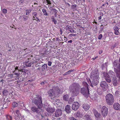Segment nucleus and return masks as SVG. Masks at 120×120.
Returning <instances> with one entry per match:
<instances>
[{"label": "nucleus", "instance_id": "7c9ffc66", "mask_svg": "<svg viewBox=\"0 0 120 120\" xmlns=\"http://www.w3.org/2000/svg\"><path fill=\"white\" fill-rule=\"evenodd\" d=\"M53 10V12L55 13L54 16L55 17H56L57 16V13L58 12V11L55 9H54L53 10Z\"/></svg>", "mask_w": 120, "mask_h": 120}, {"label": "nucleus", "instance_id": "79ce46f5", "mask_svg": "<svg viewBox=\"0 0 120 120\" xmlns=\"http://www.w3.org/2000/svg\"><path fill=\"white\" fill-rule=\"evenodd\" d=\"M77 5H71V8L72 9H75L77 6Z\"/></svg>", "mask_w": 120, "mask_h": 120}, {"label": "nucleus", "instance_id": "393cba45", "mask_svg": "<svg viewBox=\"0 0 120 120\" xmlns=\"http://www.w3.org/2000/svg\"><path fill=\"white\" fill-rule=\"evenodd\" d=\"M84 117L85 120H91V117L89 115L86 114L84 116Z\"/></svg>", "mask_w": 120, "mask_h": 120}, {"label": "nucleus", "instance_id": "8fccbe9b", "mask_svg": "<svg viewBox=\"0 0 120 120\" xmlns=\"http://www.w3.org/2000/svg\"><path fill=\"white\" fill-rule=\"evenodd\" d=\"M47 82L46 81H44L43 82H41V84L42 85H44Z\"/></svg>", "mask_w": 120, "mask_h": 120}, {"label": "nucleus", "instance_id": "680f3d73", "mask_svg": "<svg viewBox=\"0 0 120 120\" xmlns=\"http://www.w3.org/2000/svg\"><path fill=\"white\" fill-rule=\"evenodd\" d=\"M46 1L48 3V4H51V1L49 0H46Z\"/></svg>", "mask_w": 120, "mask_h": 120}, {"label": "nucleus", "instance_id": "39448f33", "mask_svg": "<svg viewBox=\"0 0 120 120\" xmlns=\"http://www.w3.org/2000/svg\"><path fill=\"white\" fill-rule=\"evenodd\" d=\"M115 62L114 60L113 62V66L115 67L116 68H114V72L116 74L117 77H118L119 79V81H120V63L117 62V65H115L114 62Z\"/></svg>", "mask_w": 120, "mask_h": 120}, {"label": "nucleus", "instance_id": "412c9836", "mask_svg": "<svg viewBox=\"0 0 120 120\" xmlns=\"http://www.w3.org/2000/svg\"><path fill=\"white\" fill-rule=\"evenodd\" d=\"M93 111L95 117H98L101 116V114L99 113L95 109H93Z\"/></svg>", "mask_w": 120, "mask_h": 120}, {"label": "nucleus", "instance_id": "7ed1b4c3", "mask_svg": "<svg viewBox=\"0 0 120 120\" xmlns=\"http://www.w3.org/2000/svg\"><path fill=\"white\" fill-rule=\"evenodd\" d=\"M32 102L38 107L41 108L43 105L41 96L39 95H36L34 99L32 101Z\"/></svg>", "mask_w": 120, "mask_h": 120}, {"label": "nucleus", "instance_id": "b1692460", "mask_svg": "<svg viewBox=\"0 0 120 120\" xmlns=\"http://www.w3.org/2000/svg\"><path fill=\"white\" fill-rule=\"evenodd\" d=\"M83 107L84 109L86 111L88 110L90 108V105L86 104H83Z\"/></svg>", "mask_w": 120, "mask_h": 120}, {"label": "nucleus", "instance_id": "37998d69", "mask_svg": "<svg viewBox=\"0 0 120 120\" xmlns=\"http://www.w3.org/2000/svg\"><path fill=\"white\" fill-rule=\"evenodd\" d=\"M69 120H78L73 117H71L69 118Z\"/></svg>", "mask_w": 120, "mask_h": 120}, {"label": "nucleus", "instance_id": "0e129e2a", "mask_svg": "<svg viewBox=\"0 0 120 120\" xmlns=\"http://www.w3.org/2000/svg\"><path fill=\"white\" fill-rule=\"evenodd\" d=\"M16 113L18 115H19L20 114V113H19V110H16Z\"/></svg>", "mask_w": 120, "mask_h": 120}, {"label": "nucleus", "instance_id": "6e6d98bb", "mask_svg": "<svg viewBox=\"0 0 120 120\" xmlns=\"http://www.w3.org/2000/svg\"><path fill=\"white\" fill-rule=\"evenodd\" d=\"M25 76L22 74V75L21 76H20V77L21 78H22L23 79H24V80H26V77H25Z\"/></svg>", "mask_w": 120, "mask_h": 120}, {"label": "nucleus", "instance_id": "13d9d810", "mask_svg": "<svg viewBox=\"0 0 120 120\" xmlns=\"http://www.w3.org/2000/svg\"><path fill=\"white\" fill-rule=\"evenodd\" d=\"M102 37V34H100L99 36L98 39H101Z\"/></svg>", "mask_w": 120, "mask_h": 120}, {"label": "nucleus", "instance_id": "5701e85b", "mask_svg": "<svg viewBox=\"0 0 120 120\" xmlns=\"http://www.w3.org/2000/svg\"><path fill=\"white\" fill-rule=\"evenodd\" d=\"M21 72L23 73V75L25 76H27L28 75V70L26 69H22L21 70Z\"/></svg>", "mask_w": 120, "mask_h": 120}, {"label": "nucleus", "instance_id": "bf43d9fd", "mask_svg": "<svg viewBox=\"0 0 120 120\" xmlns=\"http://www.w3.org/2000/svg\"><path fill=\"white\" fill-rule=\"evenodd\" d=\"M40 63H37L36 65H35V66L36 67H38L39 66H41L40 65Z\"/></svg>", "mask_w": 120, "mask_h": 120}, {"label": "nucleus", "instance_id": "69168bd1", "mask_svg": "<svg viewBox=\"0 0 120 120\" xmlns=\"http://www.w3.org/2000/svg\"><path fill=\"white\" fill-rule=\"evenodd\" d=\"M52 64V62L50 61H48V65L49 66H51Z\"/></svg>", "mask_w": 120, "mask_h": 120}, {"label": "nucleus", "instance_id": "20e7f679", "mask_svg": "<svg viewBox=\"0 0 120 120\" xmlns=\"http://www.w3.org/2000/svg\"><path fill=\"white\" fill-rule=\"evenodd\" d=\"M105 98L106 103L108 105H111L113 104L114 102V98L112 94L109 93L107 94Z\"/></svg>", "mask_w": 120, "mask_h": 120}, {"label": "nucleus", "instance_id": "de8ad7c7", "mask_svg": "<svg viewBox=\"0 0 120 120\" xmlns=\"http://www.w3.org/2000/svg\"><path fill=\"white\" fill-rule=\"evenodd\" d=\"M14 74L17 77H19L20 75V73H14Z\"/></svg>", "mask_w": 120, "mask_h": 120}, {"label": "nucleus", "instance_id": "aec40b11", "mask_svg": "<svg viewBox=\"0 0 120 120\" xmlns=\"http://www.w3.org/2000/svg\"><path fill=\"white\" fill-rule=\"evenodd\" d=\"M66 29L70 31V32L73 33L74 32V31L70 26L67 25L66 27Z\"/></svg>", "mask_w": 120, "mask_h": 120}, {"label": "nucleus", "instance_id": "e433bc0d", "mask_svg": "<svg viewBox=\"0 0 120 120\" xmlns=\"http://www.w3.org/2000/svg\"><path fill=\"white\" fill-rule=\"evenodd\" d=\"M73 71V70H71L68 71L66 72L63 75H66L68 74H69L71 72H72Z\"/></svg>", "mask_w": 120, "mask_h": 120}, {"label": "nucleus", "instance_id": "c03bdc74", "mask_svg": "<svg viewBox=\"0 0 120 120\" xmlns=\"http://www.w3.org/2000/svg\"><path fill=\"white\" fill-rule=\"evenodd\" d=\"M2 11L4 14L6 13L7 12V10L6 9H4L2 10Z\"/></svg>", "mask_w": 120, "mask_h": 120}, {"label": "nucleus", "instance_id": "dca6fc26", "mask_svg": "<svg viewBox=\"0 0 120 120\" xmlns=\"http://www.w3.org/2000/svg\"><path fill=\"white\" fill-rule=\"evenodd\" d=\"M113 107L115 109L120 110V105L118 103H115L113 105Z\"/></svg>", "mask_w": 120, "mask_h": 120}, {"label": "nucleus", "instance_id": "58836bf2", "mask_svg": "<svg viewBox=\"0 0 120 120\" xmlns=\"http://www.w3.org/2000/svg\"><path fill=\"white\" fill-rule=\"evenodd\" d=\"M12 105L14 107H15L18 105V103L16 102H13L12 103Z\"/></svg>", "mask_w": 120, "mask_h": 120}, {"label": "nucleus", "instance_id": "cd10ccee", "mask_svg": "<svg viewBox=\"0 0 120 120\" xmlns=\"http://www.w3.org/2000/svg\"><path fill=\"white\" fill-rule=\"evenodd\" d=\"M5 116L6 117V120H12V117L11 116L9 115H7Z\"/></svg>", "mask_w": 120, "mask_h": 120}, {"label": "nucleus", "instance_id": "473e14b6", "mask_svg": "<svg viewBox=\"0 0 120 120\" xmlns=\"http://www.w3.org/2000/svg\"><path fill=\"white\" fill-rule=\"evenodd\" d=\"M110 75H111V76H112L113 75H115V73L112 70H110L109 72Z\"/></svg>", "mask_w": 120, "mask_h": 120}, {"label": "nucleus", "instance_id": "9b49d317", "mask_svg": "<svg viewBox=\"0 0 120 120\" xmlns=\"http://www.w3.org/2000/svg\"><path fill=\"white\" fill-rule=\"evenodd\" d=\"M111 77L112 81V83L113 86H117L118 84L117 78L115 75H113Z\"/></svg>", "mask_w": 120, "mask_h": 120}, {"label": "nucleus", "instance_id": "338daca9", "mask_svg": "<svg viewBox=\"0 0 120 120\" xmlns=\"http://www.w3.org/2000/svg\"><path fill=\"white\" fill-rule=\"evenodd\" d=\"M96 117V118L95 119L97 120H99L100 118V116H99L98 117Z\"/></svg>", "mask_w": 120, "mask_h": 120}, {"label": "nucleus", "instance_id": "f8f14e48", "mask_svg": "<svg viewBox=\"0 0 120 120\" xmlns=\"http://www.w3.org/2000/svg\"><path fill=\"white\" fill-rule=\"evenodd\" d=\"M79 106L80 105L78 102H74L72 106V109L73 110L76 111L79 109Z\"/></svg>", "mask_w": 120, "mask_h": 120}, {"label": "nucleus", "instance_id": "f704fd0d", "mask_svg": "<svg viewBox=\"0 0 120 120\" xmlns=\"http://www.w3.org/2000/svg\"><path fill=\"white\" fill-rule=\"evenodd\" d=\"M22 17L23 18V20L24 21L28 19V16H27L26 15H22Z\"/></svg>", "mask_w": 120, "mask_h": 120}, {"label": "nucleus", "instance_id": "c756f323", "mask_svg": "<svg viewBox=\"0 0 120 120\" xmlns=\"http://www.w3.org/2000/svg\"><path fill=\"white\" fill-rule=\"evenodd\" d=\"M51 19H52V22L54 23V24H56L57 23V21L55 19L54 16H52Z\"/></svg>", "mask_w": 120, "mask_h": 120}, {"label": "nucleus", "instance_id": "c85d7f7f", "mask_svg": "<svg viewBox=\"0 0 120 120\" xmlns=\"http://www.w3.org/2000/svg\"><path fill=\"white\" fill-rule=\"evenodd\" d=\"M115 95L116 97H120V92L117 90L115 93Z\"/></svg>", "mask_w": 120, "mask_h": 120}, {"label": "nucleus", "instance_id": "09e8293b", "mask_svg": "<svg viewBox=\"0 0 120 120\" xmlns=\"http://www.w3.org/2000/svg\"><path fill=\"white\" fill-rule=\"evenodd\" d=\"M29 60L30 59L29 58H28L27 60H26L24 63V64H26L28 62H29L30 61H29Z\"/></svg>", "mask_w": 120, "mask_h": 120}, {"label": "nucleus", "instance_id": "774afa93", "mask_svg": "<svg viewBox=\"0 0 120 120\" xmlns=\"http://www.w3.org/2000/svg\"><path fill=\"white\" fill-rule=\"evenodd\" d=\"M117 45V44L116 43L114 45H112V46L113 47H114V48H115L116 46Z\"/></svg>", "mask_w": 120, "mask_h": 120}, {"label": "nucleus", "instance_id": "f257e3e1", "mask_svg": "<svg viewBox=\"0 0 120 120\" xmlns=\"http://www.w3.org/2000/svg\"><path fill=\"white\" fill-rule=\"evenodd\" d=\"M80 85L77 83H73L70 86L69 89L73 96H77L79 93V90Z\"/></svg>", "mask_w": 120, "mask_h": 120}, {"label": "nucleus", "instance_id": "052dcab7", "mask_svg": "<svg viewBox=\"0 0 120 120\" xmlns=\"http://www.w3.org/2000/svg\"><path fill=\"white\" fill-rule=\"evenodd\" d=\"M30 62L31 63V65L32 64H34L36 63L37 62L36 61H30Z\"/></svg>", "mask_w": 120, "mask_h": 120}, {"label": "nucleus", "instance_id": "bb28decb", "mask_svg": "<svg viewBox=\"0 0 120 120\" xmlns=\"http://www.w3.org/2000/svg\"><path fill=\"white\" fill-rule=\"evenodd\" d=\"M68 95L67 94H66L63 96V100L65 101H68Z\"/></svg>", "mask_w": 120, "mask_h": 120}, {"label": "nucleus", "instance_id": "1a4fd4ad", "mask_svg": "<svg viewBox=\"0 0 120 120\" xmlns=\"http://www.w3.org/2000/svg\"><path fill=\"white\" fill-rule=\"evenodd\" d=\"M108 109L105 106H103L101 109V114L104 117H105L108 114Z\"/></svg>", "mask_w": 120, "mask_h": 120}, {"label": "nucleus", "instance_id": "5fc2aeb1", "mask_svg": "<svg viewBox=\"0 0 120 120\" xmlns=\"http://www.w3.org/2000/svg\"><path fill=\"white\" fill-rule=\"evenodd\" d=\"M18 79L19 80H20L21 81H25L26 80H24V79H23V78H21V77Z\"/></svg>", "mask_w": 120, "mask_h": 120}, {"label": "nucleus", "instance_id": "4c0bfd02", "mask_svg": "<svg viewBox=\"0 0 120 120\" xmlns=\"http://www.w3.org/2000/svg\"><path fill=\"white\" fill-rule=\"evenodd\" d=\"M119 29H118L116 30H114V34H115L116 35H118L120 33L119 31Z\"/></svg>", "mask_w": 120, "mask_h": 120}, {"label": "nucleus", "instance_id": "c9c22d12", "mask_svg": "<svg viewBox=\"0 0 120 120\" xmlns=\"http://www.w3.org/2000/svg\"><path fill=\"white\" fill-rule=\"evenodd\" d=\"M26 66L27 67H31V63L30 61L28 62L27 63L25 64Z\"/></svg>", "mask_w": 120, "mask_h": 120}, {"label": "nucleus", "instance_id": "864d4df0", "mask_svg": "<svg viewBox=\"0 0 120 120\" xmlns=\"http://www.w3.org/2000/svg\"><path fill=\"white\" fill-rule=\"evenodd\" d=\"M26 11L27 12L26 13V15H27L28 14H29L31 12V11L30 10H26Z\"/></svg>", "mask_w": 120, "mask_h": 120}, {"label": "nucleus", "instance_id": "603ef678", "mask_svg": "<svg viewBox=\"0 0 120 120\" xmlns=\"http://www.w3.org/2000/svg\"><path fill=\"white\" fill-rule=\"evenodd\" d=\"M8 76L9 77H11L12 78L13 77V74H8Z\"/></svg>", "mask_w": 120, "mask_h": 120}, {"label": "nucleus", "instance_id": "4d7b16f0", "mask_svg": "<svg viewBox=\"0 0 120 120\" xmlns=\"http://www.w3.org/2000/svg\"><path fill=\"white\" fill-rule=\"evenodd\" d=\"M107 73H106V72H104V76L105 77H105L107 76L108 75H109Z\"/></svg>", "mask_w": 120, "mask_h": 120}, {"label": "nucleus", "instance_id": "2eb2a0df", "mask_svg": "<svg viewBox=\"0 0 120 120\" xmlns=\"http://www.w3.org/2000/svg\"><path fill=\"white\" fill-rule=\"evenodd\" d=\"M43 111L41 109L38 112H36L37 114L36 115V117L37 118H39L40 117V116H41L42 117H43V116L41 114V113L43 112Z\"/></svg>", "mask_w": 120, "mask_h": 120}, {"label": "nucleus", "instance_id": "ea45409f", "mask_svg": "<svg viewBox=\"0 0 120 120\" xmlns=\"http://www.w3.org/2000/svg\"><path fill=\"white\" fill-rule=\"evenodd\" d=\"M117 62L120 63V58L119 59V60H115V62H114L115 64V65H117V63H118Z\"/></svg>", "mask_w": 120, "mask_h": 120}, {"label": "nucleus", "instance_id": "f03ea898", "mask_svg": "<svg viewBox=\"0 0 120 120\" xmlns=\"http://www.w3.org/2000/svg\"><path fill=\"white\" fill-rule=\"evenodd\" d=\"M52 89H50L48 92V94L49 95V96L51 98L53 95L56 97H58L62 93V91L57 86H53L52 87Z\"/></svg>", "mask_w": 120, "mask_h": 120}, {"label": "nucleus", "instance_id": "6ab92c4d", "mask_svg": "<svg viewBox=\"0 0 120 120\" xmlns=\"http://www.w3.org/2000/svg\"><path fill=\"white\" fill-rule=\"evenodd\" d=\"M105 79L108 82L110 83L112 82V79L111 75H108L107 76L105 77Z\"/></svg>", "mask_w": 120, "mask_h": 120}, {"label": "nucleus", "instance_id": "9d476101", "mask_svg": "<svg viewBox=\"0 0 120 120\" xmlns=\"http://www.w3.org/2000/svg\"><path fill=\"white\" fill-rule=\"evenodd\" d=\"M100 85L102 89L104 90H105L108 88V84L105 81H101L100 84Z\"/></svg>", "mask_w": 120, "mask_h": 120}, {"label": "nucleus", "instance_id": "f3484780", "mask_svg": "<svg viewBox=\"0 0 120 120\" xmlns=\"http://www.w3.org/2000/svg\"><path fill=\"white\" fill-rule=\"evenodd\" d=\"M42 109L41 108H36V107H34L31 108V110L32 111L34 112H36V113Z\"/></svg>", "mask_w": 120, "mask_h": 120}, {"label": "nucleus", "instance_id": "6e6552de", "mask_svg": "<svg viewBox=\"0 0 120 120\" xmlns=\"http://www.w3.org/2000/svg\"><path fill=\"white\" fill-rule=\"evenodd\" d=\"M99 73L97 69L95 70L92 71L91 73V77L92 78L98 79H99L100 78L99 77Z\"/></svg>", "mask_w": 120, "mask_h": 120}, {"label": "nucleus", "instance_id": "423d86ee", "mask_svg": "<svg viewBox=\"0 0 120 120\" xmlns=\"http://www.w3.org/2000/svg\"><path fill=\"white\" fill-rule=\"evenodd\" d=\"M87 81L90 85L92 87H93L94 85H97L99 82V79H97L93 78L92 80L91 81L89 79H87Z\"/></svg>", "mask_w": 120, "mask_h": 120}, {"label": "nucleus", "instance_id": "a878e982", "mask_svg": "<svg viewBox=\"0 0 120 120\" xmlns=\"http://www.w3.org/2000/svg\"><path fill=\"white\" fill-rule=\"evenodd\" d=\"M42 70L43 71L44 69L48 70V67H47V64H46L43 65L42 66Z\"/></svg>", "mask_w": 120, "mask_h": 120}, {"label": "nucleus", "instance_id": "e2e57ef3", "mask_svg": "<svg viewBox=\"0 0 120 120\" xmlns=\"http://www.w3.org/2000/svg\"><path fill=\"white\" fill-rule=\"evenodd\" d=\"M104 26L103 25H101V31H102L103 30Z\"/></svg>", "mask_w": 120, "mask_h": 120}, {"label": "nucleus", "instance_id": "4be33fe9", "mask_svg": "<svg viewBox=\"0 0 120 120\" xmlns=\"http://www.w3.org/2000/svg\"><path fill=\"white\" fill-rule=\"evenodd\" d=\"M71 106L69 105H67L65 108V110L66 112L68 113L70 112L71 109Z\"/></svg>", "mask_w": 120, "mask_h": 120}, {"label": "nucleus", "instance_id": "0eeeda50", "mask_svg": "<svg viewBox=\"0 0 120 120\" xmlns=\"http://www.w3.org/2000/svg\"><path fill=\"white\" fill-rule=\"evenodd\" d=\"M80 92L85 97H88L90 94L88 87H87V88L83 87L81 88Z\"/></svg>", "mask_w": 120, "mask_h": 120}, {"label": "nucleus", "instance_id": "3c124183", "mask_svg": "<svg viewBox=\"0 0 120 120\" xmlns=\"http://www.w3.org/2000/svg\"><path fill=\"white\" fill-rule=\"evenodd\" d=\"M113 28L114 30H116L118 29H119L118 27L116 26H114Z\"/></svg>", "mask_w": 120, "mask_h": 120}, {"label": "nucleus", "instance_id": "ddd939ff", "mask_svg": "<svg viewBox=\"0 0 120 120\" xmlns=\"http://www.w3.org/2000/svg\"><path fill=\"white\" fill-rule=\"evenodd\" d=\"M62 110L60 109H57L55 113V116L56 117H58L60 116L62 114Z\"/></svg>", "mask_w": 120, "mask_h": 120}, {"label": "nucleus", "instance_id": "72a5a7b5", "mask_svg": "<svg viewBox=\"0 0 120 120\" xmlns=\"http://www.w3.org/2000/svg\"><path fill=\"white\" fill-rule=\"evenodd\" d=\"M82 85L84 86H85L86 87L85 88H87V87H88V86H89V85L87 83L85 82L84 81L82 82Z\"/></svg>", "mask_w": 120, "mask_h": 120}, {"label": "nucleus", "instance_id": "a18cd8bd", "mask_svg": "<svg viewBox=\"0 0 120 120\" xmlns=\"http://www.w3.org/2000/svg\"><path fill=\"white\" fill-rule=\"evenodd\" d=\"M3 107H2V108H5V109L7 108L8 106V105L7 104H4L3 105Z\"/></svg>", "mask_w": 120, "mask_h": 120}, {"label": "nucleus", "instance_id": "4468645a", "mask_svg": "<svg viewBox=\"0 0 120 120\" xmlns=\"http://www.w3.org/2000/svg\"><path fill=\"white\" fill-rule=\"evenodd\" d=\"M47 107H46V106H45V108H46V110L49 112L53 113L54 110V108H52L51 107H48L47 108Z\"/></svg>", "mask_w": 120, "mask_h": 120}, {"label": "nucleus", "instance_id": "a211bd4d", "mask_svg": "<svg viewBox=\"0 0 120 120\" xmlns=\"http://www.w3.org/2000/svg\"><path fill=\"white\" fill-rule=\"evenodd\" d=\"M32 15L33 16V18L35 19H33L34 20H36L37 21H38L39 22H40V20L38 19L37 17L38 15V14L37 12H33Z\"/></svg>", "mask_w": 120, "mask_h": 120}, {"label": "nucleus", "instance_id": "49530a36", "mask_svg": "<svg viewBox=\"0 0 120 120\" xmlns=\"http://www.w3.org/2000/svg\"><path fill=\"white\" fill-rule=\"evenodd\" d=\"M7 92L8 91L6 90H4V91H3V94L4 95H6Z\"/></svg>", "mask_w": 120, "mask_h": 120}, {"label": "nucleus", "instance_id": "2f4dec72", "mask_svg": "<svg viewBox=\"0 0 120 120\" xmlns=\"http://www.w3.org/2000/svg\"><path fill=\"white\" fill-rule=\"evenodd\" d=\"M42 11L44 15L47 16L48 15V14L47 12L46 11V10L43 9H42Z\"/></svg>", "mask_w": 120, "mask_h": 120}, {"label": "nucleus", "instance_id": "a19ab883", "mask_svg": "<svg viewBox=\"0 0 120 120\" xmlns=\"http://www.w3.org/2000/svg\"><path fill=\"white\" fill-rule=\"evenodd\" d=\"M80 113V112L79 111L77 113L76 116L80 118L81 117Z\"/></svg>", "mask_w": 120, "mask_h": 120}]
</instances>
